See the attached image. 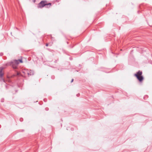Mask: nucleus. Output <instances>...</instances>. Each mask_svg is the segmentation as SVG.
I'll use <instances>...</instances> for the list:
<instances>
[{
    "label": "nucleus",
    "instance_id": "nucleus-2",
    "mask_svg": "<svg viewBox=\"0 0 152 152\" xmlns=\"http://www.w3.org/2000/svg\"><path fill=\"white\" fill-rule=\"evenodd\" d=\"M142 71L139 70L134 75V76L136 77L137 80L140 82H142L144 79V77L142 75Z\"/></svg>",
    "mask_w": 152,
    "mask_h": 152
},
{
    "label": "nucleus",
    "instance_id": "nucleus-3",
    "mask_svg": "<svg viewBox=\"0 0 152 152\" xmlns=\"http://www.w3.org/2000/svg\"><path fill=\"white\" fill-rule=\"evenodd\" d=\"M18 64L19 63L18 62V61L16 60H15L8 62L7 64L11 66L14 69H16Z\"/></svg>",
    "mask_w": 152,
    "mask_h": 152
},
{
    "label": "nucleus",
    "instance_id": "nucleus-15",
    "mask_svg": "<svg viewBox=\"0 0 152 152\" xmlns=\"http://www.w3.org/2000/svg\"><path fill=\"white\" fill-rule=\"evenodd\" d=\"M32 0L34 3H35L36 1V0Z\"/></svg>",
    "mask_w": 152,
    "mask_h": 152
},
{
    "label": "nucleus",
    "instance_id": "nucleus-12",
    "mask_svg": "<svg viewBox=\"0 0 152 152\" xmlns=\"http://www.w3.org/2000/svg\"><path fill=\"white\" fill-rule=\"evenodd\" d=\"M45 45H46V46H47V47L48 46V43H46V44H45Z\"/></svg>",
    "mask_w": 152,
    "mask_h": 152
},
{
    "label": "nucleus",
    "instance_id": "nucleus-9",
    "mask_svg": "<svg viewBox=\"0 0 152 152\" xmlns=\"http://www.w3.org/2000/svg\"><path fill=\"white\" fill-rule=\"evenodd\" d=\"M20 121L21 122H22L23 121V119L22 118H20Z\"/></svg>",
    "mask_w": 152,
    "mask_h": 152
},
{
    "label": "nucleus",
    "instance_id": "nucleus-7",
    "mask_svg": "<svg viewBox=\"0 0 152 152\" xmlns=\"http://www.w3.org/2000/svg\"><path fill=\"white\" fill-rule=\"evenodd\" d=\"M17 61H18V62L19 63H23V61L22 59H19L18 60H16Z\"/></svg>",
    "mask_w": 152,
    "mask_h": 152
},
{
    "label": "nucleus",
    "instance_id": "nucleus-16",
    "mask_svg": "<svg viewBox=\"0 0 152 152\" xmlns=\"http://www.w3.org/2000/svg\"><path fill=\"white\" fill-rule=\"evenodd\" d=\"M79 95H80V94H77V96H79Z\"/></svg>",
    "mask_w": 152,
    "mask_h": 152
},
{
    "label": "nucleus",
    "instance_id": "nucleus-10",
    "mask_svg": "<svg viewBox=\"0 0 152 152\" xmlns=\"http://www.w3.org/2000/svg\"><path fill=\"white\" fill-rule=\"evenodd\" d=\"M58 58L57 59H56L55 60V61H54V62L55 63H57V61H58Z\"/></svg>",
    "mask_w": 152,
    "mask_h": 152
},
{
    "label": "nucleus",
    "instance_id": "nucleus-8",
    "mask_svg": "<svg viewBox=\"0 0 152 152\" xmlns=\"http://www.w3.org/2000/svg\"><path fill=\"white\" fill-rule=\"evenodd\" d=\"M148 95H145L144 96V97H143V99H147L148 98Z\"/></svg>",
    "mask_w": 152,
    "mask_h": 152
},
{
    "label": "nucleus",
    "instance_id": "nucleus-17",
    "mask_svg": "<svg viewBox=\"0 0 152 152\" xmlns=\"http://www.w3.org/2000/svg\"><path fill=\"white\" fill-rule=\"evenodd\" d=\"M50 36L51 37V38H53V37H52V35H50Z\"/></svg>",
    "mask_w": 152,
    "mask_h": 152
},
{
    "label": "nucleus",
    "instance_id": "nucleus-11",
    "mask_svg": "<svg viewBox=\"0 0 152 152\" xmlns=\"http://www.w3.org/2000/svg\"><path fill=\"white\" fill-rule=\"evenodd\" d=\"M3 55V53H0V56H1Z\"/></svg>",
    "mask_w": 152,
    "mask_h": 152
},
{
    "label": "nucleus",
    "instance_id": "nucleus-5",
    "mask_svg": "<svg viewBox=\"0 0 152 152\" xmlns=\"http://www.w3.org/2000/svg\"><path fill=\"white\" fill-rule=\"evenodd\" d=\"M3 68L0 67V78L3 79V75H4V73L3 72Z\"/></svg>",
    "mask_w": 152,
    "mask_h": 152
},
{
    "label": "nucleus",
    "instance_id": "nucleus-14",
    "mask_svg": "<svg viewBox=\"0 0 152 152\" xmlns=\"http://www.w3.org/2000/svg\"><path fill=\"white\" fill-rule=\"evenodd\" d=\"M45 110H48V108H46Z\"/></svg>",
    "mask_w": 152,
    "mask_h": 152
},
{
    "label": "nucleus",
    "instance_id": "nucleus-4",
    "mask_svg": "<svg viewBox=\"0 0 152 152\" xmlns=\"http://www.w3.org/2000/svg\"><path fill=\"white\" fill-rule=\"evenodd\" d=\"M22 73L23 74L22 75L24 77H26L27 76H28V70L25 69L24 70H23Z\"/></svg>",
    "mask_w": 152,
    "mask_h": 152
},
{
    "label": "nucleus",
    "instance_id": "nucleus-6",
    "mask_svg": "<svg viewBox=\"0 0 152 152\" xmlns=\"http://www.w3.org/2000/svg\"><path fill=\"white\" fill-rule=\"evenodd\" d=\"M34 74V72L33 70H28V74L27 76L29 77L31 75H33Z\"/></svg>",
    "mask_w": 152,
    "mask_h": 152
},
{
    "label": "nucleus",
    "instance_id": "nucleus-18",
    "mask_svg": "<svg viewBox=\"0 0 152 152\" xmlns=\"http://www.w3.org/2000/svg\"><path fill=\"white\" fill-rule=\"evenodd\" d=\"M73 47H70V48H73Z\"/></svg>",
    "mask_w": 152,
    "mask_h": 152
},
{
    "label": "nucleus",
    "instance_id": "nucleus-13",
    "mask_svg": "<svg viewBox=\"0 0 152 152\" xmlns=\"http://www.w3.org/2000/svg\"><path fill=\"white\" fill-rule=\"evenodd\" d=\"M73 80H74V79H72L71 80V83H72L73 81Z\"/></svg>",
    "mask_w": 152,
    "mask_h": 152
},
{
    "label": "nucleus",
    "instance_id": "nucleus-1",
    "mask_svg": "<svg viewBox=\"0 0 152 152\" xmlns=\"http://www.w3.org/2000/svg\"><path fill=\"white\" fill-rule=\"evenodd\" d=\"M51 3H47L46 0H42L38 4L37 8H41L45 6L46 8H49L51 6Z\"/></svg>",
    "mask_w": 152,
    "mask_h": 152
}]
</instances>
